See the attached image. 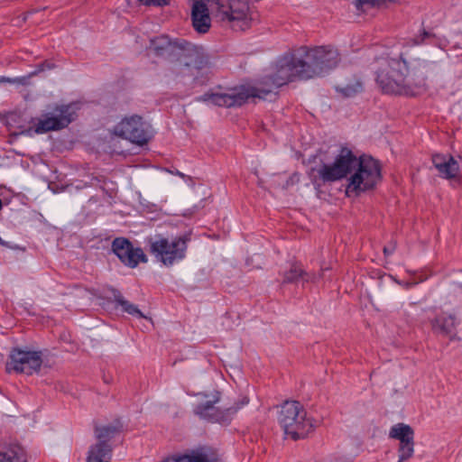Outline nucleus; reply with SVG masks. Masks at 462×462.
Masks as SVG:
<instances>
[{
	"instance_id": "obj_26",
	"label": "nucleus",
	"mask_w": 462,
	"mask_h": 462,
	"mask_svg": "<svg viewBox=\"0 0 462 462\" xmlns=\"http://www.w3.org/2000/svg\"><path fill=\"white\" fill-rule=\"evenodd\" d=\"M0 83H12V84L24 85L26 83V78L25 77H22V78H14V79H12V78L1 76L0 77Z\"/></svg>"
},
{
	"instance_id": "obj_14",
	"label": "nucleus",
	"mask_w": 462,
	"mask_h": 462,
	"mask_svg": "<svg viewBox=\"0 0 462 462\" xmlns=\"http://www.w3.org/2000/svg\"><path fill=\"white\" fill-rule=\"evenodd\" d=\"M389 437L400 441L399 462H403L412 457L414 452V431L411 426L397 423L391 428Z\"/></svg>"
},
{
	"instance_id": "obj_15",
	"label": "nucleus",
	"mask_w": 462,
	"mask_h": 462,
	"mask_svg": "<svg viewBox=\"0 0 462 462\" xmlns=\"http://www.w3.org/2000/svg\"><path fill=\"white\" fill-rule=\"evenodd\" d=\"M430 325L434 333L447 336L451 341L459 339L455 332L457 328L455 315L447 313L439 314L430 320Z\"/></svg>"
},
{
	"instance_id": "obj_28",
	"label": "nucleus",
	"mask_w": 462,
	"mask_h": 462,
	"mask_svg": "<svg viewBox=\"0 0 462 462\" xmlns=\"http://www.w3.org/2000/svg\"><path fill=\"white\" fill-rule=\"evenodd\" d=\"M53 68H54L53 63L50 62L49 60H45L37 66L36 70L34 72H32V75H36V74L42 72L46 69H51Z\"/></svg>"
},
{
	"instance_id": "obj_2",
	"label": "nucleus",
	"mask_w": 462,
	"mask_h": 462,
	"mask_svg": "<svg viewBox=\"0 0 462 462\" xmlns=\"http://www.w3.org/2000/svg\"><path fill=\"white\" fill-rule=\"evenodd\" d=\"M300 51L293 55L280 59L272 72L263 77L254 86H240L226 93H205L204 103L218 106H239L250 98L265 100L268 97L275 96L276 89L287 83L299 79H308L304 77L305 70Z\"/></svg>"
},
{
	"instance_id": "obj_13",
	"label": "nucleus",
	"mask_w": 462,
	"mask_h": 462,
	"mask_svg": "<svg viewBox=\"0 0 462 462\" xmlns=\"http://www.w3.org/2000/svg\"><path fill=\"white\" fill-rule=\"evenodd\" d=\"M112 251L125 266L135 268L139 263H147L148 259L143 249L134 247L125 237H116L112 242Z\"/></svg>"
},
{
	"instance_id": "obj_11",
	"label": "nucleus",
	"mask_w": 462,
	"mask_h": 462,
	"mask_svg": "<svg viewBox=\"0 0 462 462\" xmlns=\"http://www.w3.org/2000/svg\"><path fill=\"white\" fill-rule=\"evenodd\" d=\"M77 117L76 106L73 104L56 105L51 112L43 116L35 125L36 134L59 131L66 128Z\"/></svg>"
},
{
	"instance_id": "obj_23",
	"label": "nucleus",
	"mask_w": 462,
	"mask_h": 462,
	"mask_svg": "<svg viewBox=\"0 0 462 462\" xmlns=\"http://www.w3.org/2000/svg\"><path fill=\"white\" fill-rule=\"evenodd\" d=\"M362 90V84L357 79L346 84V86H337V91L346 97H350Z\"/></svg>"
},
{
	"instance_id": "obj_33",
	"label": "nucleus",
	"mask_w": 462,
	"mask_h": 462,
	"mask_svg": "<svg viewBox=\"0 0 462 462\" xmlns=\"http://www.w3.org/2000/svg\"><path fill=\"white\" fill-rule=\"evenodd\" d=\"M0 245L7 246V243L5 242L1 237H0Z\"/></svg>"
},
{
	"instance_id": "obj_9",
	"label": "nucleus",
	"mask_w": 462,
	"mask_h": 462,
	"mask_svg": "<svg viewBox=\"0 0 462 462\" xmlns=\"http://www.w3.org/2000/svg\"><path fill=\"white\" fill-rule=\"evenodd\" d=\"M112 134L140 146L146 144L153 136L151 125L138 115L124 117L114 126Z\"/></svg>"
},
{
	"instance_id": "obj_12",
	"label": "nucleus",
	"mask_w": 462,
	"mask_h": 462,
	"mask_svg": "<svg viewBox=\"0 0 462 462\" xmlns=\"http://www.w3.org/2000/svg\"><path fill=\"white\" fill-rule=\"evenodd\" d=\"M149 49L157 56L176 52V55L179 56L192 57L193 55L198 56L199 53V48L194 44L182 39L171 41L167 35H161L152 39Z\"/></svg>"
},
{
	"instance_id": "obj_29",
	"label": "nucleus",
	"mask_w": 462,
	"mask_h": 462,
	"mask_svg": "<svg viewBox=\"0 0 462 462\" xmlns=\"http://www.w3.org/2000/svg\"><path fill=\"white\" fill-rule=\"evenodd\" d=\"M395 248H396L395 243L390 245L389 246H384L383 247V254L385 255H390V254H392L394 252Z\"/></svg>"
},
{
	"instance_id": "obj_10",
	"label": "nucleus",
	"mask_w": 462,
	"mask_h": 462,
	"mask_svg": "<svg viewBox=\"0 0 462 462\" xmlns=\"http://www.w3.org/2000/svg\"><path fill=\"white\" fill-rule=\"evenodd\" d=\"M42 365V352L13 347L5 364V371L8 374L16 373L31 375L38 373Z\"/></svg>"
},
{
	"instance_id": "obj_5",
	"label": "nucleus",
	"mask_w": 462,
	"mask_h": 462,
	"mask_svg": "<svg viewBox=\"0 0 462 462\" xmlns=\"http://www.w3.org/2000/svg\"><path fill=\"white\" fill-rule=\"evenodd\" d=\"M249 402L247 397H243L233 403L226 402L221 398V393L215 387L204 392V420L220 425H228L237 411Z\"/></svg>"
},
{
	"instance_id": "obj_22",
	"label": "nucleus",
	"mask_w": 462,
	"mask_h": 462,
	"mask_svg": "<svg viewBox=\"0 0 462 462\" xmlns=\"http://www.w3.org/2000/svg\"><path fill=\"white\" fill-rule=\"evenodd\" d=\"M191 16L194 29L202 33V0H193Z\"/></svg>"
},
{
	"instance_id": "obj_19",
	"label": "nucleus",
	"mask_w": 462,
	"mask_h": 462,
	"mask_svg": "<svg viewBox=\"0 0 462 462\" xmlns=\"http://www.w3.org/2000/svg\"><path fill=\"white\" fill-rule=\"evenodd\" d=\"M162 462H202V448L175 453L165 457Z\"/></svg>"
},
{
	"instance_id": "obj_24",
	"label": "nucleus",
	"mask_w": 462,
	"mask_h": 462,
	"mask_svg": "<svg viewBox=\"0 0 462 462\" xmlns=\"http://www.w3.org/2000/svg\"><path fill=\"white\" fill-rule=\"evenodd\" d=\"M305 275H307V274L304 273V271L299 265L293 264L291 267L290 271L285 273L283 282H295L300 278H303Z\"/></svg>"
},
{
	"instance_id": "obj_8",
	"label": "nucleus",
	"mask_w": 462,
	"mask_h": 462,
	"mask_svg": "<svg viewBox=\"0 0 462 462\" xmlns=\"http://www.w3.org/2000/svg\"><path fill=\"white\" fill-rule=\"evenodd\" d=\"M148 245L150 254L165 266H171L185 257L187 245L181 237L169 240L157 235L148 239Z\"/></svg>"
},
{
	"instance_id": "obj_20",
	"label": "nucleus",
	"mask_w": 462,
	"mask_h": 462,
	"mask_svg": "<svg viewBox=\"0 0 462 462\" xmlns=\"http://www.w3.org/2000/svg\"><path fill=\"white\" fill-rule=\"evenodd\" d=\"M114 298L116 304L120 306L125 312L139 318L143 317V314L137 306L125 300L120 292L115 293Z\"/></svg>"
},
{
	"instance_id": "obj_3",
	"label": "nucleus",
	"mask_w": 462,
	"mask_h": 462,
	"mask_svg": "<svg viewBox=\"0 0 462 462\" xmlns=\"http://www.w3.org/2000/svg\"><path fill=\"white\" fill-rule=\"evenodd\" d=\"M376 82L386 94L414 96L424 87L430 65L421 60L407 63L402 57L377 60Z\"/></svg>"
},
{
	"instance_id": "obj_21",
	"label": "nucleus",
	"mask_w": 462,
	"mask_h": 462,
	"mask_svg": "<svg viewBox=\"0 0 462 462\" xmlns=\"http://www.w3.org/2000/svg\"><path fill=\"white\" fill-rule=\"evenodd\" d=\"M119 431V429L113 425L97 426L95 435L97 442L107 443Z\"/></svg>"
},
{
	"instance_id": "obj_17",
	"label": "nucleus",
	"mask_w": 462,
	"mask_h": 462,
	"mask_svg": "<svg viewBox=\"0 0 462 462\" xmlns=\"http://www.w3.org/2000/svg\"><path fill=\"white\" fill-rule=\"evenodd\" d=\"M112 450L108 443L97 442L89 447L86 462H110Z\"/></svg>"
},
{
	"instance_id": "obj_7",
	"label": "nucleus",
	"mask_w": 462,
	"mask_h": 462,
	"mask_svg": "<svg viewBox=\"0 0 462 462\" xmlns=\"http://www.w3.org/2000/svg\"><path fill=\"white\" fill-rule=\"evenodd\" d=\"M279 422L286 436L292 439L305 438L314 428L310 419L300 402L296 401L285 402L279 414Z\"/></svg>"
},
{
	"instance_id": "obj_32",
	"label": "nucleus",
	"mask_w": 462,
	"mask_h": 462,
	"mask_svg": "<svg viewBox=\"0 0 462 462\" xmlns=\"http://www.w3.org/2000/svg\"><path fill=\"white\" fill-rule=\"evenodd\" d=\"M194 412H195V414H197V415H202V406L199 404V405L195 408Z\"/></svg>"
},
{
	"instance_id": "obj_31",
	"label": "nucleus",
	"mask_w": 462,
	"mask_h": 462,
	"mask_svg": "<svg viewBox=\"0 0 462 462\" xmlns=\"http://www.w3.org/2000/svg\"><path fill=\"white\" fill-rule=\"evenodd\" d=\"M428 36H429V33H428L427 32H425V31H424V32H423V33H422V37H421V39H420V40H416V41H415V44H420V43H422V42H423V41H424V39H425V38H427Z\"/></svg>"
},
{
	"instance_id": "obj_18",
	"label": "nucleus",
	"mask_w": 462,
	"mask_h": 462,
	"mask_svg": "<svg viewBox=\"0 0 462 462\" xmlns=\"http://www.w3.org/2000/svg\"><path fill=\"white\" fill-rule=\"evenodd\" d=\"M0 462H26L23 448L18 445L1 448Z\"/></svg>"
},
{
	"instance_id": "obj_27",
	"label": "nucleus",
	"mask_w": 462,
	"mask_h": 462,
	"mask_svg": "<svg viewBox=\"0 0 462 462\" xmlns=\"http://www.w3.org/2000/svg\"><path fill=\"white\" fill-rule=\"evenodd\" d=\"M144 5L164 6L170 5L171 0H138Z\"/></svg>"
},
{
	"instance_id": "obj_30",
	"label": "nucleus",
	"mask_w": 462,
	"mask_h": 462,
	"mask_svg": "<svg viewBox=\"0 0 462 462\" xmlns=\"http://www.w3.org/2000/svg\"><path fill=\"white\" fill-rule=\"evenodd\" d=\"M374 0H356V7L359 9L365 5H371Z\"/></svg>"
},
{
	"instance_id": "obj_6",
	"label": "nucleus",
	"mask_w": 462,
	"mask_h": 462,
	"mask_svg": "<svg viewBox=\"0 0 462 462\" xmlns=\"http://www.w3.org/2000/svg\"><path fill=\"white\" fill-rule=\"evenodd\" d=\"M305 70L304 77L308 79L324 76L337 67L340 54L333 46H318L312 49L302 47L300 50Z\"/></svg>"
},
{
	"instance_id": "obj_16",
	"label": "nucleus",
	"mask_w": 462,
	"mask_h": 462,
	"mask_svg": "<svg viewBox=\"0 0 462 462\" xmlns=\"http://www.w3.org/2000/svg\"><path fill=\"white\" fill-rule=\"evenodd\" d=\"M432 163L439 175L443 179L452 180L459 174V165L450 155L434 154Z\"/></svg>"
},
{
	"instance_id": "obj_1",
	"label": "nucleus",
	"mask_w": 462,
	"mask_h": 462,
	"mask_svg": "<svg viewBox=\"0 0 462 462\" xmlns=\"http://www.w3.org/2000/svg\"><path fill=\"white\" fill-rule=\"evenodd\" d=\"M310 177L313 185L321 186L347 178L346 193L358 196L373 189L381 180L379 162L369 156L357 157L347 147H340L331 162L312 168Z\"/></svg>"
},
{
	"instance_id": "obj_4",
	"label": "nucleus",
	"mask_w": 462,
	"mask_h": 462,
	"mask_svg": "<svg viewBox=\"0 0 462 462\" xmlns=\"http://www.w3.org/2000/svg\"><path fill=\"white\" fill-rule=\"evenodd\" d=\"M211 21L226 22L235 31H245L252 17L247 0H204V33Z\"/></svg>"
},
{
	"instance_id": "obj_25",
	"label": "nucleus",
	"mask_w": 462,
	"mask_h": 462,
	"mask_svg": "<svg viewBox=\"0 0 462 462\" xmlns=\"http://www.w3.org/2000/svg\"><path fill=\"white\" fill-rule=\"evenodd\" d=\"M204 462H222L217 450L204 447Z\"/></svg>"
}]
</instances>
